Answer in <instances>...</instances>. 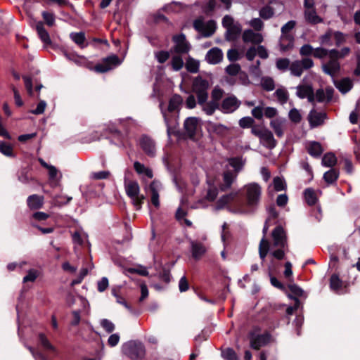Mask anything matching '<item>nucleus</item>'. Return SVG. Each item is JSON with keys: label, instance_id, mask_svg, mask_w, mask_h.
Wrapping results in <instances>:
<instances>
[{"label": "nucleus", "instance_id": "obj_1", "mask_svg": "<svg viewBox=\"0 0 360 360\" xmlns=\"http://www.w3.org/2000/svg\"><path fill=\"white\" fill-rule=\"evenodd\" d=\"M272 245H270L264 237L262 238L259 243V255L262 262L264 261L269 252L273 257L281 260L288 250L286 235L282 227L277 226L275 228L272 232Z\"/></svg>", "mask_w": 360, "mask_h": 360}, {"label": "nucleus", "instance_id": "obj_2", "mask_svg": "<svg viewBox=\"0 0 360 360\" xmlns=\"http://www.w3.org/2000/svg\"><path fill=\"white\" fill-rule=\"evenodd\" d=\"M124 190L127 195L131 199L136 210H141L145 196L140 194V186L136 181L130 180L126 176L124 181Z\"/></svg>", "mask_w": 360, "mask_h": 360}, {"label": "nucleus", "instance_id": "obj_3", "mask_svg": "<svg viewBox=\"0 0 360 360\" xmlns=\"http://www.w3.org/2000/svg\"><path fill=\"white\" fill-rule=\"evenodd\" d=\"M182 101L183 100L180 96L174 95L171 98L169 101L167 109L168 112H165L163 109H162V112L163 114L165 122L167 127V131L169 136H170L172 134H174L176 132V120L172 121L169 119V113L172 112L177 110L179 105L181 104ZM161 108H162L161 107Z\"/></svg>", "mask_w": 360, "mask_h": 360}, {"label": "nucleus", "instance_id": "obj_4", "mask_svg": "<svg viewBox=\"0 0 360 360\" xmlns=\"http://www.w3.org/2000/svg\"><path fill=\"white\" fill-rule=\"evenodd\" d=\"M247 206L250 210H255L259 205L262 188L257 183H250L244 186Z\"/></svg>", "mask_w": 360, "mask_h": 360}, {"label": "nucleus", "instance_id": "obj_5", "mask_svg": "<svg viewBox=\"0 0 360 360\" xmlns=\"http://www.w3.org/2000/svg\"><path fill=\"white\" fill-rule=\"evenodd\" d=\"M209 86L208 81L201 77H197L193 79L192 91L196 94L199 105H202L207 100Z\"/></svg>", "mask_w": 360, "mask_h": 360}, {"label": "nucleus", "instance_id": "obj_6", "mask_svg": "<svg viewBox=\"0 0 360 360\" xmlns=\"http://www.w3.org/2000/svg\"><path fill=\"white\" fill-rule=\"evenodd\" d=\"M122 353L132 359H138L144 354V348L141 342L129 341L122 346Z\"/></svg>", "mask_w": 360, "mask_h": 360}, {"label": "nucleus", "instance_id": "obj_7", "mask_svg": "<svg viewBox=\"0 0 360 360\" xmlns=\"http://www.w3.org/2000/svg\"><path fill=\"white\" fill-rule=\"evenodd\" d=\"M252 133L259 138L261 143L268 148H273L276 145V141L273 134L266 129L254 127Z\"/></svg>", "mask_w": 360, "mask_h": 360}, {"label": "nucleus", "instance_id": "obj_8", "mask_svg": "<svg viewBox=\"0 0 360 360\" xmlns=\"http://www.w3.org/2000/svg\"><path fill=\"white\" fill-rule=\"evenodd\" d=\"M313 65V60L309 58H305L301 60H295L292 62L290 65V71L292 75L300 77L304 70L311 68Z\"/></svg>", "mask_w": 360, "mask_h": 360}, {"label": "nucleus", "instance_id": "obj_9", "mask_svg": "<svg viewBox=\"0 0 360 360\" xmlns=\"http://www.w3.org/2000/svg\"><path fill=\"white\" fill-rule=\"evenodd\" d=\"M194 28L205 37L211 36L215 31L216 23L214 20L204 22L202 19H197L193 22Z\"/></svg>", "mask_w": 360, "mask_h": 360}, {"label": "nucleus", "instance_id": "obj_10", "mask_svg": "<svg viewBox=\"0 0 360 360\" xmlns=\"http://www.w3.org/2000/svg\"><path fill=\"white\" fill-rule=\"evenodd\" d=\"M295 22L288 21L281 28L282 37L281 38V49L286 51L292 46V38L289 36L288 32L294 28Z\"/></svg>", "mask_w": 360, "mask_h": 360}, {"label": "nucleus", "instance_id": "obj_11", "mask_svg": "<svg viewBox=\"0 0 360 360\" xmlns=\"http://www.w3.org/2000/svg\"><path fill=\"white\" fill-rule=\"evenodd\" d=\"M122 60L115 55L110 56L104 58L102 62L95 66V70L98 72H105L120 65Z\"/></svg>", "mask_w": 360, "mask_h": 360}, {"label": "nucleus", "instance_id": "obj_12", "mask_svg": "<svg viewBox=\"0 0 360 360\" xmlns=\"http://www.w3.org/2000/svg\"><path fill=\"white\" fill-rule=\"evenodd\" d=\"M304 81L296 87V95L301 99L307 98L309 103H314L315 97L313 87L311 84L304 83Z\"/></svg>", "mask_w": 360, "mask_h": 360}, {"label": "nucleus", "instance_id": "obj_13", "mask_svg": "<svg viewBox=\"0 0 360 360\" xmlns=\"http://www.w3.org/2000/svg\"><path fill=\"white\" fill-rule=\"evenodd\" d=\"M240 105V102L236 96H229L223 100L220 106V110L224 113H231L237 110Z\"/></svg>", "mask_w": 360, "mask_h": 360}, {"label": "nucleus", "instance_id": "obj_14", "mask_svg": "<svg viewBox=\"0 0 360 360\" xmlns=\"http://www.w3.org/2000/svg\"><path fill=\"white\" fill-rule=\"evenodd\" d=\"M321 67L323 71L332 77H334L339 72L340 69L338 60L335 58H333L331 56H330L328 62L322 64Z\"/></svg>", "mask_w": 360, "mask_h": 360}, {"label": "nucleus", "instance_id": "obj_15", "mask_svg": "<svg viewBox=\"0 0 360 360\" xmlns=\"http://www.w3.org/2000/svg\"><path fill=\"white\" fill-rule=\"evenodd\" d=\"M174 46L173 49L175 52L179 53H188L190 50V45L186 39L184 34H179L173 37Z\"/></svg>", "mask_w": 360, "mask_h": 360}, {"label": "nucleus", "instance_id": "obj_16", "mask_svg": "<svg viewBox=\"0 0 360 360\" xmlns=\"http://www.w3.org/2000/svg\"><path fill=\"white\" fill-rule=\"evenodd\" d=\"M250 345L254 349H258L259 347L265 345L270 340L269 334H250Z\"/></svg>", "mask_w": 360, "mask_h": 360}, {"label": "nucleus", "instance_id": "obj_17", "mask_svg": "<svg viewBox=\"0 0 360 360\" xmlns=\"http://www.w3.org/2000/svg\"><path fill=\"white\" fill-rule=\"evenodd\" d=\"M161 184L157 181H153L148 187V191L150 194L151 203L156 207H160L159 192L161 190Z\"/></svg>", "mask_w": 360, "mask_h": 360}, {"label": "nucleus", "instance_id": "obj_18", "mask_svg": "<svg viewBox=\"0 0 360 360\" xmlns=\"http://www.w3.org/2000/svg\"><path fill=\"white\" fill-rule=\"evenodd\" d=\"M326 119V115L323 112H317L314 110L310 111L308 120L311 127H316L323 124Z\"/></svg>", "mask_w": 360, "mask_h": 360}, {"label": "nucleus", "instance_id": "obj_19", "mask_svg": "<svg viewBox=\"0 0 360 360\" xmlns=\"http://www.w3.org/2000/svg\"><path fill=\"white\" fill-rule=\"evenodd\" d=\"M242 38L245 43H251L254 44H260L263 41V37L260 33L255 32L250 29L243 32Z\"/></svg>", "mask_w": 360, "mask_h": 360}, {"label": "nucleus", "instance_id": "obj_20", "mask_svg": "<svg viewBox=\"0 0 360 360\" xmlns=\"http://www.w3.org/2000/svg\"><path fill=\"white\" fill-rule=\"evenodd\" d=\"M223 53L219 48L211 49L205 56V60L210 64H217L222 60Z\"/></svg>", "mask_w": 360, "mask_h": 360}, {"label": "nucleus", "instance_id": "obj_21", "mask_svg": "<svg viewBox=\"0 0 360 360\" xmlns=\"http://www.w3.org/2000/svg\"><path fill=\"white\" fill-rule=\"evenodd\" d=\"M199 127L198 119L194 117H188L184 122V128L187 134L193 137Z\"/></svg>", "mask_w": 360, "mask_h": 360}, {"label": "nucleus", "instance_id": "obj_22", "mask_svg": "<svg viewBox=\"0 0 360 360\" xmlns=\"http://www.w3.org/2000/svg\"><path fill=\"white\" fill-rule=\"evenodd\" d=\"M333 89L330 87L326 88L325 91L322 89H318L314 94L315 101H330L333 98Z\"/></svg>", "mask_w": 360, "mask_h": 360}, {"label": "nucleus", "instance_id": "obj_23", "mask_svg": "<svg viewBox=\"0 0 360 360\" xmlns=\"http://www.w3.org/2000/svg\"><path fill=\"white\" fill-rule=\"evenodd\" d=\"M206 127L210 133L218 136H224L228 130V128L226 126L213 122H207Z\"/></svg>", "mask_w": 360, "mask_h": 360}, {"label": "nucleus", "instance_id": "obj_24", "mask_svg": "<svg viewBox=\"0 0 360 360\" xmlns=\"http://www.w3.org/2000/svg\"><path fill=\"white\" fill-rule=\"evenodd\" d=\"M141 146L146 153L153 156L155 153V146L153 141L149 137L144 136L141 140Z\"/></svg>", "mask_w": 360, "mask_h": 360}, {"label": "nucleus", "instance_id": "obj_25", "mask_svg": "<svg viewBox=\"0 0 360 360\" xmlns=\"http://www.w3.org/2000/svg\"><path fill=\"white\" fill-rule=\"evenodd\" d=\"M242 30L241 25L236 22L226 30V37L229 41L236 39L240 35Z\"/></svg>", "mask_w": 360, "mask_h": 360}, {"label": "nucleus", "instance_id": "obj_26", "mask_svg": "<svg viewBox=\"0 0 360 360\" xmlns=\"http://www.w3.org/2000/svg\"><path fill=\"white\" fill-rule=\"evenodd\" d=\"M27 205L32 210H37L44 204V197L38 195H32L27 198Z\"/></svg>", "mask_w": 360, "mask_h": 360}, {"label": "nucleus", "instance_id": "obj_27", "mask_svg": "<svg viewBox=\"0 0 360 360\" xmlns=\"http://www.w3.org/2000/svg\"><path fill=\"white\" fill-rule=\"evenodd\" d=\"M191 252L195 259H199L206 252L205 247L200 243L191 241Z\"/></svg>", "mask_w": 360, "mask_h": 360}, {"label": "nucleus", "instance_id": "obj_28", "mask_svg": "<svg viewBox=\"0 0 360 360\" xmlns=\"http://www.w3.org/2000/svg\"><path fill=\"white\" fill-rule=\"evenodd\" d=\"M284 122L285 120L281 118L274 119L270 122L271 127L279 137L283 135Z\"/></svg>", "mask_w": 360, "mask_h": 360}, {"label": "nucleus", "instance_id": "obj_29", "mask_svg": "<svg viewBox=\"0 0 360 360\" xmlns=\"http://www.w3.org/2000/svg\"><path fill=\"white\" fill-rule=\"evenodd\" d=\"M304 18L311 24H318L323 21V19L317 15L315 8L304 11Z\"/></svg>", "mask_w": 360, "mask_h": 360}, {"label": "nucleus", "instance_id": "obj_30", "mask_svg": "<svg viewBox=\"0 0 360 360\" xmlns=\"http://www.w3.org/2000/svg\"><path fill=\"white\" fill-rule=\"evenodd\" d=\"M36 30L37 31V34L41 39V40L45 44H51V39L48 32L44 29V25L41 22H38L36 25Z\"/></svg>", "mask_w": 360, "mask_h": 360}, {"label": "nucleus", "instance_id": "obj_31", "mask_svg": "<svg viewBox=\"0 0 360 360\" xmlns=\"http://www.w3.org/2000/svg\"><path fill=\"white\" fill-rule=\"evenodd\" d=\"M336 88L342 94H346L352 87V82L348 78H345L335 83Z\"/></svg>", "mask_w": 360, "mask_h": 360}, {"label": "nucleus", "instance_id": "obj_32", "mask_svg": "<svg viewBox=\"0 0 360 360\" xmlns=\"http://www.w3.org/2000/svg\"><path fill=\"white\" fill-rule=\"evenodd\" d=\"M238 195V192L231 193L228 195H223L217 202L216 209L220 210L224 208L229 202L233 201Z\"/></svg>", "mask_w": 360, "mask_h": 360}, {"label": "nucleus", "instance_id": "obj_33", "mask_svg": "<svg viewBox=\"0 0 360 360\" xmlns=\"http://www.w3.org/2000/svg\"><path fill=\"white\" fill-rule=\"evenodd\" d=\"M134 167V169L139 174L146 176L149 179L153 178V174L152 170L150 168L146 167L144 165L139 162H135Z\"/></svg>", "mask_w": 360, "mask_h": 360}, {"label": "nucleus", "instance_id": "obj_34", "mask_svg": "<svg viewBox=\"0 0 360 360\" xmlns=\"http://www.w3.org/2000/svg\"><path fill=\"white\" fill-rule=\"evenodd\" d=\"M308 153L314 157L319 156L322 153V147L321 144L316 141L309 142L307 145Z\"/></svg>", "mask_w": 360, "mask_h": 360}, {"label": "nucleus", "instance_id": "obj_35", "mask_svg": "<svg viewBox=\"0 0 360 360\" xmlns=\"http://www.w3.org/2000/svg\"><path fill=\"white\" fill-rule=\"evenodd\" d=\"M202 106V110L207 115H212L214 111L220 108L219 103H215V101H210L209 102H207V101L202 103V105H200Z\"/></svg>", "mask_w": 360, "mask_h": 360}, {"label": "nucleus", "instance_id": "obj_36", "mask_svg": "<svg viewBox=\"0 0 360 360\" xmlns=\"http://www.w3.org/2000/svg\"><path fill=\"white\" fill-rule=\"evenodd\" d=\"M237 174L230 171H226L224 174V184L221 186V189L224 190L231 186L233 181L236 179Z\"/></svg>", "mask_w": 360, "mask_h": 360}, {"label": "nucleus", "instance_id": "obj_37", "mask_svg": "<svg viewBox=\"0 0 360 360\" xmlns=\"http://www.w3.org/2000/svg\"><path fill=\"white\" fill-rule=\"evenodd\" d=\"M350 53V49L348 47H344L340 51L336 49H331L330 50V56L332 58H335L338 60L344 58L345 57L347 56Z\"/></svg>", "mask_w": 360, "mask_h": 360}, {"label": "nucleus", "instance_id": "obj_38", "mask_svg": "<svg viewBox=\"0 0 360 360\" xmlns=\"http://www.w3.org/2000/svg\"><path fill=\"white\" fill-rule=\"evenodd\" d=\"M274 95L281 104L285 103L288 100V92L285 88L277 89Z\"/></svg>", "mask_w": 360, "mask_h": 360}, {"label": "nucleus", "instance_id": "obj_39", "mask_svg": "<svg viewBox=\"0 0 360 360\" xmlns=\"http://www.w3.org/2000/svg\"><path fill=\"white\" fill-rule=\"evenodd\" d=\"M199 62L192 58H188L186 62L187 70L192 73H196L199 70Z\"/></svg>", "mask_w": 360, "mask_h": 360}, {"label": "nucleus", "instance_id": "obj_40", "mask_svg": "<svg viewBox=\"0 0 360 360\" xmlns=\"http://www.w3.org/2000/svg\"><path fill=\"white\" fill-rule=\"evenodd\" d=\"M337 162L335 155L331 153L324 155L322 158V164L325 167H333Z\"/></svg>", "mask_w": 360, "mask_h": 360}, {"label": "nucleus", "instance_id": "obj_41", "mask_svg": "<svg viewBox=\"0 0 360 360\" xmlns=\"http://www.w3.org/2000/svg\"><path fill=\"white\" fill-rule=\"evenodd\" d=\"M229 165L234 169V172L238 173L243 168L245 162L242 158H235L229 160Z\"/></svg>", "mask_w": 360, "mask_h": 360}, {"label": "nucleus", "instance_id": "obj_42", "mask_svg": "<svg viewBox=\"0 0 360 360\" xmlns=\"http://www.w3.org/2000/svg\"><path fill=\"white\" fill-rule=\"evenodd\" d=\"M304 197L307 202L310 205H314L317 200V196L313 189L307 188L304 191Z\"/></svg>", "mask_w": 360, "mask_h": 360}, {"label": "nucleus", "instance_id": "obj_43", "mask_svg": "<svg viewBox=\"0 0 360 360\" xmlns=\"http://www.w3.org/2000/svg\"><path fill=\"white\" fill-rule=\"evenodd\" d=\"M261 85L264 89L268 91H272L275 87L274 79L269 77L262 78Z\"/></svg>", "mask_w": 360, "mask_h": 360}, {"label": "nucleus", "instance_id": "obj_44", "mask_svg": "<svg viewBox=\"0 0 360 360\" xmlns=\"http://www.w3.org/2000/svg\"><path fill=\"white\" fill-rule=\"evenodd\" d=\"M342 285V281L337 275H333L330 278V287L331 290L338 292Z\"/></svg>", "mask_w": 360, "mask_h": 360}, {"label": "nucleus", "instance_id": "obj_45", "mask_svg": "<svg viewBox=\"0 0 360 360\" xmlns=\"http://www.w3.org/2000/svg\"><path fill=\"white\" fill-rule=\"evenodd\" d=\"M77 302L79 304L81 308L77 311L84 314H88L89 312V303L86 299L83 297H77Z\"/></svg>", "mask_w": 360, "mask_h": 360}, {"label": "nucleus", "instance_id": "obj_46", "mask_svg": "<svg viewBox=\"0 0 360 360\" xmlns=\"http://www.w3.org/2000/svg\"><path fill=\"white\" fill-rule=\"evenodd\" d=\"M274 14V8L270 6H266L259 11V15L262 18L267 20Z\"/></svg>", "mask_w": 360, "mask_h": 360}, {"label": "nucleus", "instance_id": "obj_47", "mask_svg": "<svg viewBox=\"0 0 360 360\" xmlns=\"http://www.w3.org/2000/svg\"><path fill=\"white\" fill-rule=\"evenodd\" d=\"M338 177V172L335 169H330L326 172L323 175L324 180L328 183L332 184L335 182Z\"/></svg>", "mask_w": 360, "mask_h": 360}, {"label": "nucleus", "instance_id": "obj_48", "mask_svg": "<svg viewBox=\"0 0 360 360\" xmlns=\"http://www.w3.org/2000/svg\"><path fill=\"white\" fill-rule=\"evenodd\" d=\"M70 38L75 43H76L79 46H84L85 37L83 32L71 33Z\"/></svg>", "mask_w": 360, "mask_h": 360}, {"label": "nucleus", "instance_id": "obj_49", "mask_svg": "<svg viewBox=\"0 0 360 360\" xmlns=\"http://www.w3.org/2000/svg\"><path fill=\"white\" fill-rule=\"evenodd\" d=\"M39 276V272L37 270L31 269L27 271V274L25 276L23 277L22 282L28 283V282H34Z\"/></svg>", "mask_w": 360, "mask_h": 360}, {"label": "nucleus", "instance_id": "obj_50", "mask_svg": "<svg viewBox=\"0 0 360 360\" xmlns=\"http://www.w3.org/2000/svg\"><path fill=\"white\" fill-rule=\"evenodd\" d=\"M313 56L315 58L323 59L326 58V56H328L330 58V50H327L326 49H323L322 47H319L316 49H314Z\"/></svg>", "mask_w": 360, "mask_h": 360}, {"label": "nucleus", "instance_id": "obj_51", "mask_svg": "<svg viewBox=\"0 0 360 360\" xmlns=\"http://www.w3.org/2000/svg\"><path fill=\"white\" fill-rule=\"evenodd\" d=\"M171 63L173 70L175 71L181 70L184 66V60L182 58L179 56H173Z\"/></svg>", "mask_w": 360, "mask_h": 360}, {"label": "nucleus", "instance_id": "obj_52", "mask_svg": "<svg viewBox=\"0 0 360 360\" xmlns=\"http://www.w3.org/2000/svg\"><path fill=\"white\" fill-rule=\"evenodd\" d=\"M0 152L8 157L13 156L12 146L3 141H0Z\"/></svg>", "mask_w": 360, "mask_h": 360}, {"label": "nucleus", "instance_id": "obj_53", "mask_svg": "<svg viewBox=\"0 0 360 360\" xmlns=\"http://www.w3.org/2000/svg\"><path fill=\"white\" fill-rule=\"evenodd\" d=\"M333 37L335 40L336 45L340 46L342 44L346 42L347 39V34L339 31H333Z\"/></svg>", "mask_w": 360, "mask_h": 360}, {"label": "nucleus", "instance_id": "obj_54", "mask_svg": "<svg viewBox=\"0 0 360 360\" xmlns=\"http://www.w3.org/2000/svg\"><path fill=\"white\" fill-rule=\"evenodd\" d=\"M288 116L290 120L295 123L300 122L302 119L300 111L296 108H292L288 113Z\"/></svg>", "mask_w": 360, "mask_h": 360}, {"label": "nucleus", "instance_id": "obj_55", "mask_svg": "<svg viewBox=\"0 0 360 360\" xmlns=\"http://www.w3.org/2000/svg\"><path fill=\"white\" fill-rule=\"evenodd\" d=\"M273 186L276 191H281L285 189V184L283 179L276 177L274 179Z\"/></svg>", "mask_w": 360, "mask_h": 360}, {"label": "nucleus", "instance_id": "obj_56", "mask_svg": "<svg viewBox=\"0 0 360 360\" xmlns=\"http://www.w3.org/2000/svg\"><path fill=\"white\" fill-rule=\"evenodd\" d=\"M100 324L107 333H112L115 330L114 323L108 319L101 320Z\"/></svg>", "mask_w": 360, "mask_h": 360}, {"label": "nucleus", "instance_id": "obj_57", "mask_svg": "<svg viewBox=\"0 0 360 360\" xmlns=\"http://www.w3.org/2000/svg\"><path fill=\"white\" fill-rule=\"evenodd\" d=\"M332 37H333V31L332 30H328L320 37L321 44L323 45H330V39Z\"/></svg>", "mask_w": 360, "mask_h": 360}, {"label": "nucleus", "instance_id": "obj_58", "mask_svg": "<svg viewBox=\"0 0 360 360\" xmlns=\"http://www.w3.org/2000/svg\"><path fill=\"white\" fill-rule=\"evenodd\" d=\"M221 355L226 360H237L236 352L231 348H226L223 350Z\"/></svg>", "mask_w": 360, "mask_h": 360}, {"label": "nucleus", "instance_id": "obj_59", "mask_svg": "<svg viewBox=\"0 0 360 360\" xmlns=\"http://www.w3.org/2000/svg\"><path fill=\"white\" fill-rule=\"evenodd\" d=\"M290 60L287 58H280L276 61V67L278 69L285 71L290 69Z\"/></svg>", "mask_w": 360, "mask_h": 360}, {"label": "nucleus", "instance_id": "obj_60", "mask_svg": "<svg viewBox=\"0 0 360 360\" xmlns=\"http://www.w3.org/2000/svg\"><path fill=\"white\" fill-rule=\"evenodd\" d=\"M39 341L42 347L44 349H50L53 352H56V348L50 343L47 338L43 334L39 335Z\"/></svg>", "mask_w": 360, "mask_h": 360}, {"label": "nucleus", "instance_id": "obj_61", "mask_svg": "<svg viewBox=\"0 0 360 360\" xmlns=\"http://www.w3.org/2000/svg\"><path fill=\"white\" fill-rule=\"evenodd\" d=\"M240 70V66L238 64H231L226 68V72L231 76L236 75Z\"/></svg>", "mask_w": 360, "mask_h": 360}, {"label": "nucleus", "instance_id": "obj_62", "mask_svg": "<svg viewBox=\"0 0 360 360\" xmlns=\"http://www.w3.org/2000/svg\"><path fill=\"white\" fill-rule=\"evenodd\" d=\"M223 91L218 88L215 87L212 91V101H215V103H219L220 99L222 98Z\"/></svg>", "mask_w": 360, "mask_h": 360}, {"label": "nucleus", "instance_id": "obj_63", "mask_svg": "<svg viewBox=\"0 0 360 360\" xmlns=\"http://www.w3.org/2000/svg\"><path fill=\"white\" fill-rule=\"evenodd\" d=\"M264 108L262 105L255 107L252 110V115L254 117L258 120H261L263 117Z\"/></svg>", "mask_w": 360, "mask_h": 360}, {"label": "nucleus", "instance_id": "obj_64", "mask_svg": "<svg viewBox=\"0 0 360 360\" xmlns=\"http://www.w3.org/2000/svg\"><path fill=\"white\" fill-rule=\"evenodd\" d=\"M227 58L231 61H236L241 58V54L236 49H231L227 53Z\"/></svg>", "mask_w": 360, "mask_h": 360}]
</instances>
